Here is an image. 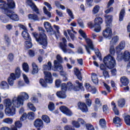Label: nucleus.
I'll return each instance as SVG.
<instances>
[{
    "instance_id": "nucleus-1",
    "label": "nucleus",
    "mask_w": 130,
    "mask_h": 130,
    "mask_svg": "<svg viewBox=\"0 0 130 130\" xmlns=\"http://www.w3.org/2000/svg\"><path fill=\"white\" fill-rule=\"evenodd\" d=\"M0 9L2 11H4L5 14L10 18L11 20L13 21H19V16L16 14L15 12L11 11L10 9H13L15 8V2L13 0L8 1V4L5 2L3 0H0Z\"/></svg>"
},
{
    "instance_id": "nucleus-2",
    "label": "nucleus",
    "mask_w": 130,
    "mask_h": 130,
    "mask_svg": "<svg viewBox=\"0 0 130 130\" xmlns=\"http://www.w3.org/2000/svg\"><path fill=\"white\" fill-rule=\"evenodd\" d=\"M110 53L109 55L105 57L104 58V62L108 69H113L116 66L115 59L113 57L115 53L114 48L113 47L110 49Z\"/></svg>"
},
{
    "instance_id": "nucleus-3",
    "label": "nucleus",
    "mask_w": 130,
    "mask_h": 130,
    "mask_svg": "<svg viewBox=\"0 0 130 130\" xmlns=\"http://www.w3.org/2000/svg\"><path fill=\"white\" fill-rule=\"evenodd\" d=\"M4 104L6 107L5 109V113L6 115H8V116H13V115L16 114V108H16H17L15 106L13 102L12 104L11 100L7 99L4 100Z\"/></svg>"
},
{
    "instance_id": "nucleus-4",
    "label": "nucleus",
    "mask_w": 130,
    "mask_h": 130,
    "mask_svg": "<svg viewBox=\"0 0 130 130\" xmlns=\"http://www.w3.org/2000/svg\"><path fill=\"white\" fill-rule=\"evenodd\" d=\"M29 99V95L28 93L23 92H21L20 95L18 97H14L12 100L14 105L19 108L20 106L24 105V100H28Z\"/></svg>"
},
{
    "instance_id": "nucleus-5",
    "label": "nucleus",
    "mask_w": 130,
    "mask_h": 130,
    "mask_svg": "<svg viewBox=\"0 0 130 130\" xmlns=\"http://www.w3.org/2000/svg\"><path fill=\"white\" fill-rule=\"evenodd\" d=\"M79 33L84 39H85V41L87 44V46H84L85 49L88 54H91V51H90V49H91V50H95V49L94 48V44H93V42L92 40H91V39L87 38V35H86V33H85L83 30L80 29L79 30Z\"/></svg>"
},
{
    "instance_id": "nucleus-6",
    "label": "nucleus",
    "mask_w": 130,
    "mask_h": 130,
    "mask_svg": "<svg viewBox=\"0 0 130 130\" xmlns=\"http://www.w3.org/2000/svg\"><path fill=\"white\" fill-rule=\"evenodd\" d=\"M37 42L43 46V48L45 49L47 46V40H46V35L44 32H41L39 35L36 32L32 34Z\"/></svg>"
},
{
    "instance_id": "nucleus-7",
    "label": "nucleus",
    "mask_w": 130,
    "mask_h": 130,
    "mask_svg": "<svg viewBox=\"0 0 130 130\" xmlns=\"http://www.w3.org/2000/svg\"><path fill=\"white\" fill-rule=\"evenodd\" d=\"M73 84L69 82L67 85L66 83H62L61 86V91L56 92V96L60 99H66L67 98V94L66 92L68 89H72Z\"/></svg>"
},
{
    "instance_id": "nucleus-8",
    "label": "nucleus",
    "mask_w": 130,
    "mask_h": 130,
    "mask_svg": "<svg viewBox=\"0 0 130 130\" xmlns=\"http://www.w3.org/2000/svg\"><path fill=\"white\" fill-rule=\"evenodd\" d=\"M103 23V19L101 17H97L94 19V23L89 22L88 25L91 28H94V32L98 33L101 31V24Z\"/></svg>"
},
{
    "instance_id": "nucleus-9",
    "label": "nucleus",
    "mask_w": 130,
    "mask_h": 130,
    "mask_svg": "<svg viewBox=\"0 0 130 130\" xmlns=\"http://www.w3.org/2000/svg\"><path fill=\"white\" fill-rule=\"evenodd\" d=\"M15 73H11L10 76L8 79V82L10 86L14 85V81L16 79H19L21 76V69L20 67H17L15 69Z\"/></svg>"
},
{
    "instance_id": "nucleus-10",
    "label": "nucleus",
    "mask_w": 130,
    "mask_h": 130,
    "mask_svg": "<svg viewBox=\"0 0 130 130\" xmlns=\"http://www.w3.org/2000/svg\"><path fill=\"white\" fill-rule=\"evenodd\" d=\"M54 68L53 69V71L54 72H59L60 75L63 76L64 75V71H63V68L61 65H58V62L57 60L54 61Z\"/></svg>"
},
{
    "instance_id": "nucleus-11",
    "label": "nucleus",
    "mask_w": 130,
    "mask_h": 130,
    "mask_svg": "<svg viewBox=\"0 0 130 130\" xmlns=\"http://www.w3.org/2000/svg\"><path fill=\"white\" fill-rule=\"evenodd\" d=\"M44 25L47 33H49L51 35H52L55 34V32L53 31V28H52V26H51V24H50V23L48 22H45L44 23Z\"/></svg>"
},
{
    "instance_id": "nucleus-12",
    "label": "nucleus",
    "mask_w": 130,
    "mask_h": 130,
    "mask_svg": "<svg viewBox=\"0 0 130 130\" xmlns=\"http://www.w3.org/2000/svg\"><path fill=\"white\" fill-rule=\"evenodd\" d=\"M62 42L59 43V47L64 53H67L68 52V48H67V47H68V45H67V39L63 38L62 39Z\"/></svg>"
},
{
    "instance_id": "nucleus-13",
    "label": "nucleus",
    "mask_w": 130,
    "mask_h": 130,
    "mask_svg": "<svg viewBox=\"0 0 130 130\" xmlns=\"http://www.w3.org/2000/svg\"><path fill=\"white\" fill-rule=\"evenodd\" d=\"M120 54L118 55V58L119 59H124L125 61L128 60L130 58V53L128 51H125L124 53V54L120 53Z\"/></svg>"
},
{
    "instance_id": "nucleus-14",
    "label": "nucleus",
    "mask_w": 130,
    "mask_h": 130,
    "mask_svg": "<svg viewBox=\"0 0 130 130\" xmlns=\"http://www.w3.org/2000/svg\"><path fill=\"white\" fill-rule=\"evenodd\" d=\"M44 74L45 75V80L46 81V83L52 84L53 81L52 80L51 73L47 71H44Z\"/></svg>"
},
{
    "instance_id": "nucleus-15",
    "label": "nucleus",
    "mask_w": 130,
    "mask_h": 130,
    "mask_svg": "<svg viewBox=\"0 0 130 130\" xmlns=\"http://www.w3.org/2000/svg\"><path fill=\"white\" fill-rule=\"evenodd\" d=\"M59 109L61 112L68 116H72V115H73V113H72V111H71V110H70L68 107L64 106L60 107Z\"/></svg>"
},
{
    "instance_id": "nucleus-16",
    "label": "nucleus",
    "mask_w": 130,
    "mask_h": 130,
    "mask_svg": "<svg viewBox=\"0 0 130 130\" xmlns=\"http://www.w3.org/2000/svg\"><path fill=\"white\" fill-rule=\"evenodd\" d=\"M103 35L106 38L110 39L111 35H112V30L110 27H107L105 30L103 32Z\"/></svg>"
},
{
    "instance_id": "nucleus-17",
    "label": "nucleus",
    "mask_w": 130,
    "mask_h": 130,
    "mask_svg": "<svg viewBox=\"0 0 130 130\" xmlns=\"http://www.w3.org/2000/svg\"><path fill=\"white\" fill-rule=\"evenodd\" d=\"M27 4L29 7L31 8V10L36 13V14H38V15H39V9L37 8V7L36 5H35V4H34L32 1L30 0H28L27 2Z\"/></svg>"
},
{
    "instance_id": "nucleus-18",
    "label": "nucleus",
    "mask_w": 130,
    "mask_h": 130,
    "mask_svg": "<svg viewBox=\"0 0 130 130\" xmlns=\"http://www.w3.org/2000/svg\"><path fill=\"white\" fill-rule=\"evenodd\" d=\"M124 47H125V42L122 41L120 42L119 45L116 47V51L118 55L119 54L118 53L120 52L121 50L124 49Z\"/></svg>"
},
{
    "instance_id": "nucleus-19",
    "label": "nucleus",
    "mask_w": 130,
    "mask_h": 130,
    "mask_svg": "<svg viewBox=\"0 0 130 130\" xmlns=\"http://www.w3.org/2000/svg\"><path fill=\"white\" fill-rule=\"evenodd\" d=\"M78 106L82 112H88V107L86 104L79 102L78 103Z\"/></svg>"
},
{
    "instance_id": "nucleus-20",
    "label": "nucleus",
    "mask_w": 130,
    "mask_h": 130,
    "mask_svg": "<svg viewBox=\"0 0 130 130\" xmlns=\"http://www.w3.org/2000/svg\"><path fill=\"white\" fill-rule=\"evenodd\" d=\"M34 125L36 127H43V121L40 119H37L34 122Z\"/></svg>"
},
{
    "instance_id": "nucleus-21",
    "label": "nucleus",
    "mask_w": 130,
    "mask_h": 130,
    "mask_svg": "<svg viewBox=\"0 0 130 130\" xmlns=\"http://www.w3.org/2000/svg\"><path fill=\"white\" fill-rule=\"evenodd\" d=\"M94 102L96 104V105L94 106V110L97 111L98 110V108H100V107L102 106V104H101L100 100H99L98 98H96L95 99Z\"/></svg>"
},
{
    "instance_id": "nucleus-22",
    "label": "nucleus",
    "mask_w": 130,
    "mask_h": 130,
    "mask_svg": "<svg viewBox=\"0 0 130 130\" xmlns=\"http://www.w3.org/2000/svg\"><path fill=\"white\" fill-rule=\"evenodd\" d=\"M31 66L32 68V75H36L38 73V71H39L38 66L34 62L32 63Z\"/></svg>"
},
{
    "instance_id": "nucleus-23",
    "label": "nucleus",
    "mask_w": 130,
    "mask_h": 130,
    "mask_svg": "<svg viewBox=\"0 0 130 130\" xmlns=\"http://www.w3.org/2000/svg\"><path fill=\"white\" fill-rule=\"evenodd\" d=\"M91 80L92 82L95 84V85H98V83L99 82V80L98 79V77L97 76V74L95 73H92L91 75Z\"/></svg>"
},
{
    "instance_id": "nucleus-24",
    "label": "nucleus",
    "mask_w": 130,
    "mask_h": 130,
    "mask_svg": "<svg viewBox=\"0 0 130 130\" xmlns=\"http://www.w3.org/2000/svg\"><path fill=\"white\" fill-rule=\"evenodd\" d=\"M22 36L25 40H30L31 41V38L30 37V35L29 33H28L27 30H24L22 32Z\"/></svg>"
},
{
    "instance_id": "nucleus-25",
    "label": "nucleus",
    "mask_w": 130,
    "mask_h": 130,
    "mask_svg": "<svg viewBox=\"0 0 130 130\" xmlns=\"http://www.w3.org/2000/svg\"><path fill=\"white\" fill-rule=\"evenodd\" d=\"M74 73L75 75H76V76H77V79H78V80H80V81H82V73H81L80 70H79V69H78L77 68H75Z\"/></svg>"
},
{
    "instance_id": "nucleus-26",
    "label": "nucleus",
    "mask_w": 130,
    "mask_h": 130,
    "mask_svg": "<svg viewBox=\"0 0 130 130\" xmlns=\"http://www.w3.org/2000/svg\"><path fill=\"white\" fill-rule=\"evenodd\" d=\"M120 81L123 86H127L128 85V79L126 77H122L120 79Z\"/></svg>"
},
{
    "instance_id": "nucleus-27",
    "label": "nucleus",
    "mask_w": 130,
    "mask_h": 130,
    "mask_svg": "<svg viewBox=\"0 0 130 130\" xmlns=\"http://www.w3.org/2000/svg\"><path fill=\"white\" fill-rule=\"evenodd\" d=\"M118 40H119V37L118 36H114L110 41V44L111 45H114V44H116L118 42Z\"/></svg>"
},
{
    "instance_id": "nucleus-28",
    "label": "nucleus",
    "mask_w": 130,
    "mask_h": 130,
    "mask_svg": "<svg viewBox=\"0 0 130 130\" xmlns=\"http://www.w3.org/2000/svg\"><path fill=\"white\" fill-rule=\"evenodd\" d=\"M0 87L4 90H7V89H9V84L6 81H2L0 84Z\"/></svg>"
},
{
    "instance_id": "nucleus-29",
    "label": "nucleus",
    "mask_w": 130,
    "mask_h": 130,
    "mask_svg": "<svg viewBox=\"0 0 130 130\" xmlns=\"http://www.w3.org/2000/svg\"><path fill=\"white\" fill-rule=\"evenodd\" d=\"M111 104H112V106H113V110L115 114H116V115H119V112L117 109V107H116V105L115 104V103L112 102L111 103Z\"/></svg>"
},
{
    "instance_id": "nucleus-30",
    "label": "nucleus",
    "mask_w": 130,
    "mask_h": 130,
    "mask_svg": "<svg viewBox=\"0 0 130 130\" xmlns=\"http://www.w3.org/2000/svg\"><path fill=\"white\" fill-rule=\"evenodd\" d=\"M0 19L2 23H8L9 22V18L6 16V14L2 15L0 16Z\"/></svg>"
},
{
    "instance_id": "nucleus-31",
    "label": "nucleus",
    "mask_w": 130,
    "mask_h": 130,
    "mask_svg": "<svg viewBox=\"0 0 130 130\" xmlns=\"http://www.w3.org/2000/svg\"><path fill=\"white\" fill-rule=\"evenodd\" d=\"M125 14V10L123 9H122L119 14V22H121L122 21H123V18H124V15Z\"/></svg>"
},
{
    "instance_id": "nucleus-32",
    "label": "nucleus",
    "mask_w": 130,
    "mask_h": 130,
    "mask_svg": "<svg viewBox=\"0 0 130 130\" xmlns=\"http://www.w3.org/2000/svg\"><path fill=\"white\" fill-rule=\"evenodd\" d=\"M48 108L50 111H53L55 109V105L53 102H50L48 106Z\"/></svg>"
},
{
    "instance_id": "nucleus-33",
    "label": "nucleus",
    "mask_w": 130,
    "mask_h": 130,
    "mask_svg": "<svg viewBox=\"0 0 130 130\" xmlns=\"http://www.w3.org/2000/svg\"><path fill=\"white\" fill-rule=\"evenodd\" d=\"M125 105V100L123 99H121L118 101V106L122 108Z\"/></svg>"
},
{
    "instance_id": "nucleus-34",
    "label": "nucleus",
    "mask_w": 130,
    "mask_h": 130,
    "mask_svg": "<svg viewBox=\"0 0 130 130\" xmlns=\"http://www.w3.org/2000/svg\"><path fill=\"white\" fill-rule=\"evenodd\" d=\"M35 117V113L33 112H29L27 114V118L29 120H33Z\"/></svg>"
},
{
    "instance_id": "nucleus-35",
    "label": "nucleus",
    "mask_w": 130,
    "mask_h": 130,
    "mask_svg": "<svg viewBox=\"0 0 130 130\" xmlns=\"http://www.w3.org/2000/svg\"><path fill=\"white\" fill-rule=\"evenodd\" d=\"M43 69L44 71H49L51 70V62H48L47 65H44L43 67Z\"/></svg>"
},
{
    "instance_id": "nucleus-36",
    "label": "nucleus",
    "mask_w": 130,
    "mask_h": 130,
    "mask_svg": "<svg viewBox=\"0 0 130 130\" xmlns=\"http://www.w3.org/2000/svg\"><path fill=\"white\" fill-rule=\"evenodd\" d=\"M120 121H121V119H120L118 117H115L113 119L114 123H115V124H118L117 126H120V124L119 123Z\"/></svg>"
},
{
    "instance_id": "nucleus-37",
    "label": "nucleus",
    "mask_w": 130,
    "mask_h": 130,
    "mask_svg": "<svg viewBox=\"0 0 130 130\" xmlns=\"http://www.w3.org/2000/svg\"><path fill=\"white\" fill-rule=\"evenodd\" d=\"M27 106H28L29 109H30L31 111H33V112H36V107H35V106H34V105H33V104H31V103H29L27 104Z\"/></svg>"
},
{
    "instance_id": "nucleus-38",
    "label": "nucleus",
    "mask_w": 130,
    "mask_h": 130,
    "mask_svg": "<svg viewBox=\"0 0 130 130\" xmlns=\"http://www.w3.org/2000/svg\"><path fill=\"white\" fill-rule=\"evenodd\" d=\"M29 19L31 20H34V21H38V16L36 14H29L28 15Z\"/></svg>"
},
{
    "instance_id": "nucleus-39",
    "label": "nucleus",
    "mask_w": 130,
    "mask_h": 130,
    "mask_svg": "<svg viewBox=\"0 0 130 130\" xmlns=\"http://www.w3.org/2000/svg\"><path fill=\"white\" fill-rule=\"evenodd\" d=\"M22 68L23 71L25 72V73H28L29 72V65H28V63L24 62L22 64Z\"/></svg>"
},
{
    "instance_id": "nucleus-40",
    "label": "nucleus",
    "mask_w": 130,
    "mask_h": 130,
    "mask_svg": "<svg viewBox=\"0 0 130 130\" xmlns=\"http://www.w3.org/2000/svg\"><path fill=\"white\" fill-rule=\"evenodd\" d=\"M42 119L46 123H50V119L49 117L47 115H43L42 117Z\"/></svg>"
},
{
    "instance_id": "nucleus-41",
    "label": "nucleus",
    "mask_w": 130,
    "mask_h": 130,
    "mask_svg": "<svg viewBox=\"0 0 130 130\" xmlns=\"http://www.w3.org/2000/svg\"><path fill=\"white\" fill-rule=\"evenodd\" d=\"M67 11V13L68 14L69 17H70L71 19H72L73 20V19H75V17L74 16V13H73V11H72V10H71V9L67 8L66 9Z\"/></svg>"
},
{
    "instance_id": "nucleus-42",
    "label": "nucleus",
    "mask_w": 130,
    "mask_h": 130,
    "mask_svg": "<svg viewBox=\"0 0 130 130\" xmlns=\"http://www.w3.org/2000/svg\"><path fill=\"white\" fill-rule=\"evenodd\" d=\"M93 2L94 0H85V5L89 8H92L93 7Z\"/></svg>"
},
{
    "instance_id": "nucleus-43",
    "label": "nucleus",
    "mask_w": 130,
    "mask_h": 130,
    "mask_svg": "<svg viewBox=\"0 0 130 130\" xmlns=\"http://www.w3.org/2000/svg\"><path fill=\"white\" fill-rule=\"evenodd\" d=\"M99 10H100V7H99L98 5L94 6L92 11L93 15L97 14V13L99 12Z\"/></svg>"
},
{
    "instance_id": "nucleus-44",
    "label": "nucleus",
    "mask_w": 130,
    "mask_h": 130,
    "mask_svg": "<svg viewBox=\"0 0 130 130\" xmlns=\"http://www.w3.org/2000/svg\"><path fill=\"white\" fill-rule=\"evenodd\" d=\"M100 124L102 128H105V127H106V122L105 121V119H101L100 120Z\"/></svg>"
},
{
    "instance_id": "nucleus-45",
    "label": "nucleus",
    "mask_w": 130,
    "mask_h": 130,
    "mask_svg": "<svg viewBox=\"0 0 130 130\" xmlns=\"http://www.w3.org/2000/svg\"><path fill=\"white\" fill-rule=\"evenodd\" d=\"M4 122L7 123V124H12L13 123V119L11 118H7L3 120Z\"/></svg>"
},
{
    "instance_id": "nucleus-46",
    "label": "nucleus",
    "mask_w": 130,
    "mask_h": 130,
    "mask_svg": "<svg viewBox=\"0 0 130 130\" xmlns=\"http://www.w3.org/2000/svg\"><path fill=\"white\" fill-rule=\"evenodd\" d=\"M106 19V23L107 24H108L109 23H110L112 21V16L111 15H106L105 16Z\"/></svg>"
},
{
    "instance_id": "nucleus-47",
    "label": "nucleus",
    "mask_w": 130,
    "mask_h": 130,
    "mask_svg": "<svg viewBox=\"0 0 130 130\" xmlns=\"http://www.w3.org/2000/svg\"><path fill=\"white\" fill-rule=\"evenodd\" d=\"M7 60L9 62H12L14 60V54L12 53H9L7 57Z\"/></svg>"
},
{
    "instance_id": "nucleus-48",
    "label": "nucleus",
    "mask_w": 130,
    "mask_h": 130,
    "mask_svg": "<svg viewBox=\"0 0 130 130\" xmlns=\"http://www.w3.org/2000/svg\"><path fill=\"white\" fill-rule=\"evenodd\" d=\"M124 121L125 123L127 125L130 126V116L129 115H126L124 117Z\"/></svg>"
},
{
    "instance_id": "nucleus-49",
    "label": "nucleus",
    "mask_w": 130,
    "mask_h": 130,
    "mask_svg": "<svg viewBox=\"0 0 130 130\" xmlns=\"http://www.w3.org/2000/svg\"><path fill=\"white\" fill-rule=\"evenodd\" d=\"M43 11H44V14H45V15H46L47 16V17H48V18L51 17V13H50V12H49V11H47L46 7H44L43 8Z\"/></svg>"
},
{
    "instance_id": "nucleus-50",
    "label": "nucleus",
    "mask_w": 130,
    "mask_h": 130,
    "mask_svg": "<svg viewBox=\"0 0 130 130\" xmlns=\"http://www.w3.org/2000/svg\"><path fill=\"white\" fill-rule=\"evenodd\" d=\"M25 47H26L27 49L31 48H32V43L30 41H26L25 42L24 44Z\"/></svg>"
},
{
    "instance_id": "nucleus-51",
    "label": "nucleus",
    "mask_w": 130,
    "mask_h": 130,
    "mask_svg": "<svg viewBox=\"0 0 130 130\" xmlns=\"http://www.w3.org/2000/svg\"><path fill=\"white\" fill-rule=\"evenodd\" d=\"M94 52L96 54V55L99 57L100 60H102V58H101V53H100L99 50L98 49H95L94 50Z\"/></svg>"
},
{
    "instance_id": "nucleus-52",
    "label": "nucleus",
    "mask_w": 130,
    "mask_h": 130,
    "mask_svg": "<svg viewBox=\"0 0 130 130\" xmlns=\"http://www.w3.org/2000/svg\"><path fill=\"white\" fill-rule=\"evenodd\" d=\"M72 125L74 127H76V128H80V123H79L78 121H73Z\"/></svg>"
},
{
    "instance_id": "nucleus-53",
    "label": "nucleus",
    "mask_w": 130,
    "mask_h": 130,
    "mask_svg": "<svg viewBox=\"0 0 130 130\" xmlns=\"http://www.w3.org/2000/svg\"><path fill=\"white\" fill-rule=\"evenodd\" d=\"M77 22L78 24L79 25V26L81 27V28H84L85 26H84V23L83 22V21H82V19L81 18H79L77 20Z\"/></svg>"
},
{
    "instance_id": "nucleus-54",
    "label": "nucleus",
    "mask_w": 130,
    "mask_h": 130,
    "mask_svg": "<svg viewBox=\"0 0 130 130\" xmlns=\"http://www.w3.org/2000/svg\"><path fill=\"white\" fill-rule=\"evenodd\" d=\"M15 126L18 128H21L22 126V124L20 121H17L15 122Z\"/></svg>"
},
{
    "instance_id": "nucleus-55",
    "label": "nucleus",
    "mask_w": 130,
    "mask_h": 130,
    "mask_svg": "<svg viewBox=\"0 0 130 130\" xmlns=\"http://www.w3.org/2000/svg\"><path fill=\"white\" fill-rule=\"evenodd\" d=\"M27 115L26 113H23L20 118V121H24V120H26V119H27Z\"/></svg>"
},
{
    "instance_id": "nucleus-56",
    "label": "nucleus",
    "mask_w": 130,
    "mask_h": 130,
    "mask_svg": "<svg viewBox=\"0 0 130 130\" xmlns=\"http://www.w3.org/2000/svg\"><path fill=\"white\" fill-rule=\"evenodd\" d=\"M56 58L59 63H62V62L63 61V59H62V57H61L60 55H57L56 56Z\"/></svg>"
},
{
    "instance_id": "nucleus-57",
    "label": "nucleus",
    "mask_w": 130,
    "mask_h": 130,
    "mask_svg": "<svg viewBox=\"0 0 130 130\" xmlns=\"http://www.w3.org/2000/svg\"><path fill=\"white\" fill-rule=\"evenodd\" d=\"M40 84L42 86V87H47V84L43 79H40Z\"/></svg>"
},
{
    "instance_id": "nucleus-58",
    "label": "nucleus",
    "mask_w": 130,
    "mask_h": 130,
    "mask_svg": "<svg viewBox=\"0 0 130 130\" xmlns=\"http://www.w3.org/2000/svg\"><path fill=\"white\" fill-rule=\"evenodd\" d=\"M23 78L24 80V82L25 84H29L30 83V81H29V78H28V77L25 74H23Z\"/></svg>"
},
{
    "instance_id": "nucleus-59",
    "label": "nucleus",
    "mask_w": 130,
    "mask_h": 130,
    "mask_svg": "<svg viewBox=\"0 0 130 130\" xmlns=\"http://www.w3.org/2000/svg\"><path fill=\"white\" fill-rule=\"evenodd\" d=\"M60 84H61V80L58 79L55 81V86L56 88H59L60 87Z\"/></svg>"
},
{
    "instance_id": "nucleus-60",
    "label": "nucleus",
    "mask_w": 130,
    "mask_h": 130,
    "mask_svg": "<svg viewBox=\"0 0 130 130\" xmlns=\"http://www.w3.org/2000/svg\"><path fill=\"white\" fill-rule=\"evenodd\" d=\"M103 110L104 113H106V114H107L108 113V107H107V105H104L103 107Z\"/></svg>"
},
{
    "instance_id": "nucleus-61",
    "label": "nucleus",
    "mask_w": 130,
    "mask_h": 130,
    "mask_svg": "<svg viewBox=\"0 0 130 130\" xmlns=\"http://www.w3.org/2000/svg\"><path fill=\"white\" fill-rule=\"evenodd\" d=\"M31 101L32 102H34V103H38V99H37V97L35 96H33L31 99H30Z\"/></svg>"
},
{
    "instance_id": "nucleus-62",
    "label": "nucleus",
    "mask_w": 130,
    "mask_h": 130,
    "mask_svg": "<svg viewBox=\"0 0 130 130\" xmlns=\"http://www.w3.org/2000/svg\"><path fill=\"white\" fill-rule=\"evenodd\" d=\"M86 128L87 130H94V127L93 126V125L90 124H86Z\"/></svg>"
},
{
    "instance_id": "nucleus-63",
    "label": "nucleus",
    "mask_w": 130,
    "mask_h": 130,
    "mask_svg": "<svg viewBox=\"0 0 130 130\" xmlns=\"http://www.w3.org/2000/svg\"><path fill=\"white\" fill-rule=\"evenodd\" d=\"M103 74L105 78H109V74L108 73V72H107V71L104 70L103 72Z\"/></svg>"
},
{
    "instance_id": "nucleus-64",
    "label": "nucleus",
    "mask_w": 130,
    "mask_h": 130,
    "mask_svg": "<svg viewBox=\"0 0 130 130\" xmlns=\"http://www.w3.org/2000/svg\"><path fill=\"white\" fill-rule=\"evenodd\" d=\"M126 72L127 73V74H129L130 73V60L127 65Z\"/></svg>"
}]
</instances>
